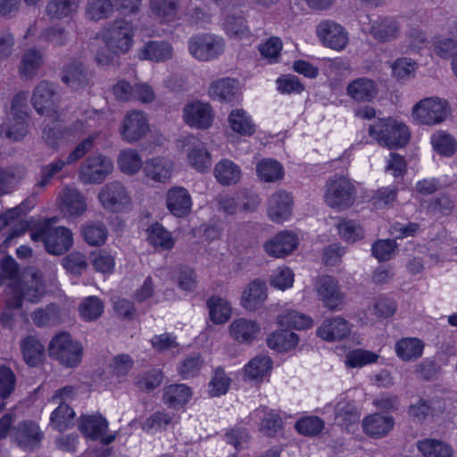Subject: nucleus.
Listing matches in <instances>:
<instances>
[{
	"label": "nucleus",
	"mask_w": 457,
	"mask_h": 457,
	"mask_svg": "<svg viewBox=\"0 0 457 457\" xmlns=\"http://www.w3.org/2000/svg\"><path fill=\"white\" fill-rule=\"evenodd\" d=\"M434 149L444 155H451L455 151L454 138L445 132L435 133L431 137Z\"/></svg>",
	"instance_id": "64"
},
{
	"label": "nucleus",
	"mask_w": 457,
	"mask_h": 457,
	"mask_svg": "<svg viewBox=\"0 0 457 457\" xmlns=\"http://www.w3.org/2000/svg\"><path fill=\"white\" fill-rule=\"evenodd\" d=\"M230 129L241 135L249 137L255 132V124L248 113L243 109H234L228 117Z\"/></svg>",
	"instance_id": "34"
},
{
	"label": "nucleus",
	"mask_w": 457,
	"mask_h": 457,
	"mask_svg": "<svg viewBox=\"0 0 457 457\" xmlns=\"http://www.w3.org/2000/svg\"><path fill=\"white\" fill-rule=\"evenodd\" d=\"M20 347L23 359L29 366H36L41 361L45 353V346L37 337L28 335L21 340Z\"/></svg>",
	"instance_id": "31"
},
{
	"label": "nucleus",
	"mask_w": 457,
	"mask_h": 457,
	"mask_svg": "<svg viewBox=\"0 0 457 457\" xmlns=\"http://www.w3.org/2000/svg\"><path fill=\"white\" fill-rule=\"evenodd\" d=\"M166 206L176 217H186L192 208V199L189 192L183 187H173L166 193Z\"/></svg>",
	"instance_id": "20"
},
{
	"label": "nucleus",
	"mask_w": 457,
	"mask_h": 457,
	"mask_svg": "<svg viewBox=\"0 0 457 457\" xmlns=\"http://www.w3.org/2000/svg\"><path fill=\"white\" fill-rule=\"evenodd\" d=\"M369 133L380 145L392 148L404 146L410 139L408 128L393 120H382L370 126Z\"/></svg>",
	"instance_id": "5"
},
{
	"label": "nucleus",
	"mask_w": 457,
	"mask_h": 457,
	"mask_svg": "<svg viewBox=\"0 0 457 457\" xmlns=\"http://www.w3.org/2000/svg\"><path fill=\"white\" fill-rule=\"evenodd\" d=\"M298 335L288 330L274 332L267 339L268 346L278 352L290 351L298 345Z\"/></svg>",
	"instance_id": "46"
},
{
	"label": "nucleus",
	"mask_w": 457,
	"mask_h": 457,
	"mask_svg": "<svg viewBox=\"0 0 457 457\" xmlns=\"http://www.w3.org/2000/svg\"><path fill=\"white\" fill-rule=\"evenodd\" d=\"M28 133V122L25 118L7 117L0 126V136L12 141H20Z\"/></svg>",
	"instance_id": "38"
},
{
	"label": "nucleus",
	"mask_w": 457,
	"mask_h": 457,
	"mask_svg": "<svg viewBox=\"0 0 457 457\" xmlns=\"http://www.w3.org/2000/svg\"><path fill=\"white\" fill-rule=\"evenodd\" d=\"M63 268L71 274H80L87 267V257L80 252H71L62 260Z\"/></svg>",
	"instance_id": "62"
},
{
	"label": "nucleus",
	"mask_w": 457,
	"mask_h": 457,
	"mask_svg": "<svg viewBox=\"0 0 457 457\" xmlns=\"http://www.w3.org/2000/svg\"><path fill=\"white\" fill-rule=\"evenodd\" d=\"M90 79V72L80 62L72 61L63 68L62 80L72 88L78 89L87 86Z\"/></svg>",
	"instance_id": "27"
},
{
	"label": "nucleus",
	"mask_w": 457,
	"mask_h": 457,
	"mask_svg": "<svg viewBox=\"0 0 457 457\" xmlns=\"http://www.w3.org/2000/svg\"><path fill=\"white\" fill-rule=\"evenodd\" d=\"M117 163L120 171L127 175L137 173L143 166V161L138 152L129 148L120 152Z\"/></svg>",
	"instance_id": "47"
},
{
	"label": "nucleus",
	"mask_w": 457,
	"mask_h": 457,
	"mask_svg": "<svg viewBox=\"0 0 457 457\" xmlns=\"http://www.w3.org/2000/svg\"><path fill=\"white\" fill-rule=\"evenodd\" d=\"M317 35L326 46L338 51L344 49L349 40L345 29L331 21H321L317 26Z\"/></svg>",
	"instance_id": "13"
},
{
	"label": "nucleus",
	"mask_w": 457,
	"mask_h": 457,
	"mask_svg": "<svg viewBox=\"0 0 457 457\" xmlns=\"http://www.w3.org/2000/svg\"><path fill=\"white\" fill-rule=\"evenodd\" d=\"M149 126L143 112H129L120 127L121 138L127 143L133 144L141 140L148 132Z\"/></svg>",
	"instance_id": "10"
},
{
	"label": "nucleus",
	"mask_w": 457,
	"mask_h": 457,
	"mask_svg": "<svg viewBox=\"0 0 457 457\" xmlns=\"http://www.w3.org/2000/svg\"><path fill=\"white\" fill-rule=\"evenodd\" d=\"M335 412L337 418H341L345 425L357 422L361 417V413L354 403L347 399H342L337 402Z\"/></svg>",
	"instance_id": "56"
},
{
	"label": "nucleus",
	"mask_w": 457,
	"mask_h": 457,
	"mask_svg": "<svg viewBox=\"0 0 457 457\" xmlns=\"http://www.w3.org/2000/svg\"><path fill=\"white\" fill-rule=\"evenodd\" d=\"M397 248V244L393 239H380L372 245V255L379 262L390 260Z\"/></svg>",
	"instance_id": "63"
},
{
	"label": "nucleus",
	"mask_w": 457,
	"mask_h": 457,
	"mask_svg": "<svg viewBox=\"0 0 457 457\" xmlns=\"http://www.w3.org/2000/svg\"><path fill=\"white\" fill-rule=\"evenodd\" d=\"M16 376L12 370L6 365H0V398L7 399L14 392Z\"/></svg>",
	"instance_id": "61"
},
{
	"label": "nucleus",
	"mask_w": 457,
	"mask_h": 457,
	"mask_svg": "<svg viewBox=\"0 0 457 457\" xmlns=\"http://www.w3.org/2000/svg\"><path fill=\"white\" fill-rule=\"evenodd\" d=\"M59 207L62 213L78 217L87 211L85 196L77 188L65 186L58 195Z\"/></svg>",
	"instance_id": "15"
},
{
	"label": "nucleus",
	"mask_w": 457,
	"mask_h": 457,
	"mask_svg": "<svg viewBox=\"0 0 457 457\" xmlns=\"http://www.w3.org/2000/svg\"><path fill=\"white\" fill-rule=\"evenodd\" d=\"M25 175L26 170L21 166L7 169L0 167V195L8 193L12 183L22 179Z\"/></svg>",
	"instance_id": "58"
},
{
	"label": "nucleus",
	"mask_w": 457,
	"mask_h": 457,
	"mask_svg": "<svg viewBox=\"0 0 457 457\" xmlns=\"http://www.w3.org/2000/svg\"><path fill=\"white\" fill-rule=\"evenodd\" d=\"M256 174L263 182H276L284 176L283 166L276 160L262 159L256 163Z\"/></svg>",
	"instance_id": "41"
},
{
	"label": "nucleus",
	"mask_w": 457,
	"mask_h": 457,
	"mask_svg": "<svg viewBox=\"0 0 457 457\" xmlns=\"http://www.w3.org/2000/svg\"><path fill=\"white\" fill-rule=\"evenodd\" d=\"M33 241H42L47 253L62 255L73 245L72 232L66 227L52 226L50 220L37 225L30 231Z\"/></svg>",
	"instance_id": "2"
},
{
	"label": "nucleus",
	"mask_w": 457,
	"mask_h": 457,
	"mask_svg": "<svg viewBox=\"0 0 457 457\" xmlns=\"http://www.w3.org/2000/svg\"><path fill=\"white\" fill-rule=\"evenodd\" d=\"M214 176L221 185H233L239 181L241 170L232 161L224 159L215 165Z\"/></svg>",
	"instance_id": "39"
},
{
	"label": "nucleus",
	"mask_w": 457,
	"mask_h": 457,
	"mask_svg": "<svg viewBox=\"0 0 457 457\" xmlns=\"http://www.w3.org/2000/svg\"><path fill=\"white\" fill-rule=\"evenodd\" d=\"M79 311L82 319L90 321L101 316L104 304L98 297L89 296L81 302Z\"/></svg>",
	"instance_id": "55"
},
{
	"label": "nucleus",
	"mask_w": 457,
	"mask_h": 457,
	"mask_svg": "<svg viewBox=\"0 0 457 457\" xmlns=\"http://www.w3.org/2000/svg\"><path fill=\"white\" fill-rule=\"evenodd\" d=\"M237 89V81L229 78H222L211 83L209 96L220 102H230Z\"/></svg>",
	"instance_id": "36"
},
{
	"label": "nucleus",
	"mask_w": 457,
	"mask_h": 457,
	"mask_svg": "<svg viewBox=\"0 0 457 457\" xmlns=\"http://www.w3.org/2000/svg\"><path fill=\"white\" fill-rule=\"evenodd\" d=\"M351 332L350 324L341 317L325 320L317 328V335L326 341L342 340Z\"/></svg>",
	"instance_id": "24"
},
{
	"label": "nucleus",
	"mask_w": 457,
	"mask_h": 457,
	"mask_svg": "<svg viewBox=\"0 0 457 457\" xmlns=\"http://www.w3.org/2000/svg\"><path fill=\"white\" fill-rule=\"evenodd\" d=\"M394 424L395 421L392 417L379 413L367 416L362 420V428L365 434L375 438L387 435L393 429Z\"/></svg>",
	"instance_id": "28"
},
{
	"label": "nucleus",
	"mask_w": 457,
	"mask_h": 457,
	"mask_svg": "<svg viewBox=\"0 0 457 457\" xmlns=\"http://www.w3.org/2000/svg\"><path fill=\"white\" fill-rule=\"evenodd\" d=\"M346 94L355 102L369 103L376 97L378 87L374 80L358 78L348 84Z\"/></svg>",
	"instance_id": "25"
},
{
	"label": "nucleus",
	"mask_w": 457,
	"mask_h": 457,
	"mask_svg": "<svg viewBox=\"0 0 457 457\" xmlns=\"http://www.w3.org/2000/svg\"><path fill=\"white\" fill-rule=\"evenodd\" d=\"M48 351L51 358L68 368L78 366L83 355V347L80 343L73 340L67 332H61L54 336L49 344Z\"/></svg>",
	"instance_id": "6"
},
{
	"label": "nucleus",
	"mask_w": 457,
	"mask_h": 457,
	"mask_svg": "<svg viewBox=\"0 0 457 457\" xmlns=\"http://www.w3.org/2000/svg\"><path fill=\"white\" fill-rule=\"evenodd\" d=\"M44 64V54L35 47L23 52L18 66V73L21 79H32Z\"/></svg>",
	"instance_id": "26"
},
{
	"label": "nucleus",
	"mask_w": 457,
	"mask_h": 457,
	"mask_svg": "<svg viewBox=\"0 0 457 457\" xmlns=\"http://www.w3.org/2000/svg\"><path fill=\"white\" fill-rule=\"evenodd\" d=\"M82 236L88 245L98 246L104 244L108 230L103 222L88 221L82 228Z\"/></svg>",
	"instance_id": "49"
},
{
	"label": "nucleus",
	"mask_w": 457,
	"mask_h": 457,
	"mask_svg": "<svg viewBox=\"0 0 457 457\" xmlns=\"http://www.w3.org/2000/svg\"><path fill=\"white\" fill-rule=\"evenodd\" d=\"M292 197L286 191H277L268 200V216L277 223L287 220L292 213Z\"/></svg>",
	"instance_id": "21"
},
{
	"label": "nucleus",
	"mask_w": 457,
	"mask_h": 457,
	"mask_svg": "<svg viewBox=\"0 0 457 457\" xmlns=\"http://www.w3.org/2000/svg\"><path fill=\"white\" fill-rule=\"evenodd\" d=\"M171 162L164 158H153L145 162V176L155 182H166L171 177Z\"/></svg>",
	"instance_id": "33"
},
{
	"label": "nucleus",
	"mask_w": 457,
	"mask_h": 457,
	"mask_svg": "<svg viewBox=\"0 0 457 457\" xmlns=\"http://www.w3.org/2000/svg\"><path fill=\"white\" fill-rule=\"evenodd\" d=\"M271 369L269 357L259 356L251 360L245 368V375L251 379L262 378Z\"/></svg>",
	"instance_id": "60"
},
{
	"label": "nucleus",
	"mask_w": 457,
	"mask_h": 457,
	"mask_svg": "<svg viewBox=\"0 0 457 457\" xmlns=\"http://www.w3.org/2000/svg\"><path fill=\"white\" fill-rule=\"evenodd\" d=\"M113 13L112 0H87L85 4L87 19L94 21L108 19Z\"/></svg>",
	"instance_id": "48"
},
{
	"label": "nucleus",
	"mask_w": 457,
	"mask_h": 457,
	"mask_svg": "<svg viewBox=\"0 0 457 457\" xmlns=\"http://www.w3.org/2000/svg\"><path fill=\"white\" fill-rule=\"evenodd\" d=\"M315 290L325 307L334 310L343 303L344 294L340 290L338 281L332 276L318 278Z\"/></svg>",
	"instance_id": "14"
},
{
	"label": "nucleus",
	"mask_w": 457,
	"mask_h": 457,
	"mask_svg": "<svg viewBox=\"0 0 457 457\" xmlns=\"http://www.w3.org/2000/svg\"><path fill=\"white\" fill-rule=\"evenodd\" d=\"M147 240L151 245L162 250H170L176 242L171 233L159 223H154L148 228Z\"/></svg>",
	"instance_id": "43"
},
{
	"label": "nucleus",
	"mask_w": 457,
	"mask_h": 457,
	"mask_svg": "<svg viewBox=\"0 0 457 457\" xmlns=\"http://www.w3.org/2000/svg\"><path fill=\"white\" fill-rule=\"evenodd\" d=\"M214 112L208 103L194 101L183 108V119L190 127L205 129L213 121Z\"/></svg>",
	"instance_id": "12"
},
{
	"label": "nucleus",
	"mask_w": 457,
	"mask_h": 457,
	"mask_svg": "<svg viewBox=\"0 0 457 457\" xmlns=\"http://www.w3.org/2000/svg\"><path fill=\"white\" fill-rule=\"evenodd\" d=\"M277 320L280 326L295 329H305L312 325L309 316L295 310H287L278 316Z\"/></svg>",
	"instance_id": "52"
},
{
	"label": "nucleus",
	"mask_w": 457,
	"mask_h": 457,
	"mask_svg": "<svg viewBox=\"0 0 457 457\" xmlns=\"http://www.w3.org/2000/svg\"><path fill=\"white\" fill-rule=\"evenodd\" d=\"M298 245L297 237L290 231H281L263 245L265 253L274 258H283L292 253Z\"/></svg>",
	"instance_id": "16"
},
{
	"label": "nucleus",
	"mask_w": 457,
	"mask_h": 457,
	"mask_svg": "<svg viewBox=\"0 0 457 457\" xmlns=\"http://www.w3.org/2000/svg\"><path fill=\"white\" fill-rule=\"evenodd\" d=\"M79 0H50L46 5V14L51 20H62L77 12Z\"/></svg>",
	"instance_id": "37"
},
{
	"label": "nucleus",
	"mask_w": 457,
	"mask_h": 457,
	"mask_svg": "<svg viewBox=\"0 0 457 457\" xmlns=\"http://www.w3.org/2000/svg\"><path fill=\"white\" fill-rule=\"evenodd\" d=\"M55 87L54 84L43 80L34 89L31 98L32 104L37 113L46 116H54L57 112L55 99Z\"/></svg>",
	"instance_id": "11"
},
{
	"label": "nucleus",
	"mask_w": 457,
	"mask_h": 457,
	"mask_svg": "<svg viewBox=\"0 0 457 457\" xmlns=\"http://www.w3.org/2000/svg\"><path fill=\"white\" fill-rule=\"evenodd\" d=\"M1 268L5 276L12 280L10 288L12 295L7 300L9 309H18L22 304V299L30 303H37L45 294L42 273L30 267L21 276V281L16 280L19 270L14 259L5 257L1 262Z\"/></svg>",
	"instance_id": "1"
},
{
	"label": "nucleus",
	"mask_w": 457,
	"mask_h": 457,
	"mask_svg": "<svg viewBox=\"0 0 457 457\" xmlns=\"http://www.w3.org/2000/svg\"><path fill=\"white\" fill-rule=\"evenodd\" d=\"M190 54L199 61H209L216 58L224 49L222 39L210 34L197 35L188 41Z\"/></svg>",
	"instance_id": "9"
},
{
	"label": "nucleus",
	"mask_w": 457,
	"mask_h": 457,
	"mask_svg": "<svg viewBox=\"0 0 457 457\" xmlns=\"http://www.w3.org/2000/svg\"><path fill=\"white\" fill-rule=\"evenodd\" d=\"M417 446L425 457H453L454 453L450 445L436 439L419 441Z\"/></svg>",
	"instance_id": "44"
},
{
	"label": "nucleus",
	"mask_w": 457,
	"mask_h": 457,
	"mask_svg": "<svg viewBox=\"0 0 457 457\" xmlns=\"http://www.w3.org/2000/svg\"><path fill=\"white\" fill-rule=\"evenodd\" d=\"M267 298L265 283L260 279L250 282L241 297L242 306L248 310H256Z\"/></svg>",
	"instance_id": "30"
},
{
	"label": "nucleus",
	"mask_w": 457,
	"mask_h": 457,
	"mask_svg": "<svg viewBox=\"0 0 457 457\" xmlns=\"http://www.w3.org/2000/svg\"><path fill=\"white\" fill-rule=\"evenodd\" d=\"M337 230L344 240L352 243L363 237V229L353 220L342 219L337 224Z\"/></svg>",
	"instance_id": "59"
},
{
	"label": "nucleus",
	"mask_w": 457,
	"mask_h": 457,
	"mask_svg": "<svg viewBox=\"0 0 457 457\" xmlns=\"http://www.w3.org/2000/svg\"><path fill=\"white\" fill-rule=\"evenodd\" d=\"M100 33L106 47L115 54H126L132 46L133 25L123 18L106 23Z\"/></svg>",
	"instance_id": "4"
},
{
	"label": "nucleus",
	"mask_w": 457,
	"mask_h": 457,
	"mask_svg": "<svg viewBox=\"0 0 457 457\" xmlns=\"http://www.w3.org/2000/svg\"><path fill=\"white\" fill-rule=\"evenodd\" d=\"M98 198L106 209L120 208L130 203L129 193L119 181L105 184L99 192Z\"/></svg>",
	"instance_id": "18"
},
{
	"label": "nucleus",
	"mask_w": 457,
	"mask_h": 457,
	"mask_svg": "<svg viewBox=\"0 0 457 457\" xmlns=\"http://www.w3.org/2000/svg\"><path fill=\"white\" fill-rule=\"evenodd\" d=\"M356 188L349 178L335 174L325 185L324 200L333 209L344 211L355 202Z\"/></svg>",
	"instance_id": "3"
},
{
	"label": "nucleus",
	"mask_w": 457,
	"mask_h": 457,
	"mask_svg": "<svg viewBox=\"0 0 457 457\" xmlns=\"http://www.w3.org/2000/svg\"><path fill=\"white\" fill-rule=\"evenodd\" d=\"M66 165H68V163L62 158H55L49 163L43 165L40 169V179L36 186L41 188L46 187Z\"/></svg>",
	"instance_id": "54"
},
{
	"label": "nucleus",
	"mask_w": 457,
	"mask_h": 457,
	"mask_svg": "<svg viewBox=\"0 0 457 457\" xmlns=\"http://www.w3.org/2000/svg\"><path fill=\"white\" fill-rule=\"evenodd\" d=\"M423 349V343L415 337L403 338L395 344L397 356L406 361L420 358L422 355Z\"/></svg>",
	"instance_id": "40"
},
{
	"label": "nucleus",
	"mask_w": 457,
	"mask_h": 457,
	"mask_svg": "<svg viewBox=\"0 0 457 457\" xmlns=\"http://www.w3.org/2000/svg\"><path fill=\"white\" fill-rule=\"evenodd\" d=\"M150 6L161 22L170 23L179 19V0H151Z\"/></svg>",
	"instance_id": "35"
},
{
	"label": "nucleus",
	"mask_w": 457,
	"mask_h": 457,
	"mask_svg": "<svg viewBox=\"0 0 457 457\" xmlns=\"http://www.w3.org/2000/svg\"><path fill=\"white\" fill-rule=\"evenodd\" d=\"M451 112L448 102L439 97H428L417 103L412 117L420 124L435 125L443 122Z\"/></svg>",
	"instance_id": "7"
},
{
	"label": "nucleus",
	"mask_w": 457,
	"mask_h": 457,
	"mask_svg": "<svg viewBox=\"0 0 457 457\" xmlns=\"http://www.w3.org/2000/svg\"><path fill=\"white\" fill-rule=\"evenodd\" d=\"M370 34L379 43L395 40L401 34V25L392 17H379L370 24Z\"/></svg>",
	"instance_id": "22"
},
{
	"label": "nucleus",
	"mask_w": 457,
	"mask_h": 457,
	"mask_svg": "<svg viewBox=\"0 0 457 457\" xmlns=\"http://www.w3.org/2000/svg\"><path fill=\"white\" fill-rule=\"evenodd\" d=\"M207 307L211 320L215 324H223L228 320L231 316V306L228 301L217 296L212 295L207 300Z\"/></svg>",
	"instance_id": "45"
},
{
	"label": "nucleus",
	"mask_w": 457,
	"mask_h": 457,
	"mask_svg": "<svg viewBox=\"0 0 457 457\" xmlns=\"http://www.w3.org/2000/svg\"><path fill=\"white\" fill-rule=\"evenodd\" d=\"M79 428L85 436L93 440L100 439L102 444L106 445L115 440V435L104 436L108 428V422L100 415L82 416Z\"/></svg>",
	"instance_id": "17"
},
{
	"label": "nucleus",
	"mask_w": 457,
	"mask_h": 457,
	"mask_svg": "<svg viewBox=\"0 0 457 457\" xmlns=\"http://www.w3.org/2000/svg\"><path fill=\"white\" fill-rule=\"evenodd\" d=\"M191 391L184 384L170 385L166 387L163 401L166 404L173 408L182 407L190 398Z\"/></svg>",
	"instance_id": "50"
},
{
	"label": "nucleus",
	"mask_w": 457,
	"mask_h": 457,
	"mask_svg": "<svg viewBox=\"0 0 457 457\" xmlns=\"http://www.w3.org/2000/svg\"><path fill=\"white\" fill-rule=\"evenodd\" d=\"M33 323L37 327L55 326L62 320V311L55 303H50L45 308H38L31 314Z\"/></svg>",
	"instance_id": "42"
},
{
	"label": "nucleus",
	"mask_w": 457,
	"mask_h": 457,
	"mask_svg": "<svg viewBox=\"0 0 457 457\" xmlns=\"http://www.w3.org/2000/svg\"><path fill=\"white\" fill-rule=\"evenodd\" d=\"M113 170L112 160L103 154L87 157L80 164L79 179L84 184H100Z\"/></svg>",
	"instance_id": "8"
},
{
	"label": "nucleus",
	"mask_w": 457,
	"mask_h": 457,
	"mask_svg": "<svg viewBox=\"0 0 457 457\" xmlns=\"http://www.w3.org/2000/svg\"><path fill=\"white\" fill-rule=\"evenodd\" d=\"M173 48L170 44L164 41H150L139 51L141 60L162 62L172 57Z\"/></svg>",
	"instance_id": "32"
},
{
	"label": "nucleus",
	"mask_w": 457,
	"mask_h": 457,
	"mask_svg": "<svg viewBox=\"0 0 457 457\" xmlns=\"http://www.w3.org/2000/svg\"><path fill=\"white\" fill-rule=\"evenodd\" d=\"M184 145L188 146L187 159L192 167L203 171L211 166V154L202 141L194 136H187L184 139Z\"/></svg>",
	"instance_id": "23"
},
{
	"label": "nucleus",
	"mask_w": 457,
	"mask_h": 457,
	"mask_svg": "<svg viewBox=\"0 0 457 457\" xmlns=\"http://www.w3.org/2000/svg\"><path fill=\"white\" fill-rule=\"evenodd\" d=\"M228 328L231 337L240 343L253 341L260 332V326L256 321L244 318L233 320Z\"/></svg>",
	"instance_id": "29"
},
{
	"label": "nucleus",
	"mask_w": 457,
	"mask_h": 457,
	"mask_svg": "<svg viewBox=\"0 0 457 457\" xmlns=\"http://www.w3.org/2000/svg\"><path fill=\"white\" fill-rule=\"evenodd\" d=\"M40 37L54 46H63L70 41V32L61 25H54L42 30Z\"/></svg>",
	"instance_id": "57"
},
{
	"label": "nucleus",
	"mask_w": 457,
	"mask_h": 457,
	"mask_svg": "<svg viewBox=\"0 0 457 457\" xmlns=\"http://www.w3.org/2000/svg\"><path fill=\"white\" fill-rule=\"evenodd\" d=\"M171 278L185 291H193L197 285L195 271L187 266L176 267L171 272Z\"/></svg>",
	"instance_id": "53"
},
{
	"label": "nucleus",
	"mask_w": 457,
	"mask_h": 457,
	"mask_svg": "<svg viewBox=\"0 0 457 457\" xmlns=\"http://www.w3.org/2000/svg\"><path fill=\"white\" fill-rule=\"evenodd\" d=\"M12 436L21 448L32 451L39 445L43 434L36 423L22 421L13 428Z\"/></svg>",
	"instance_id": "19"
},
{
	"label": "nucleus",
	"mask_w": 457,
	"mask_h": 457,
	"mask_svg": "<svg viewBox=\"0 0 457 457\" xmlns=\"http://www.w3.org/2000/svg\"><path fill=\"white\" fill-rule=\"evenodd\" d=\"M74 417L73 409L68 403L60 402L58 407L51 414L50 422L55 429L63 431L73 424Z\"/></svg>",
	"instance_id": "51"
}]
</instances>
